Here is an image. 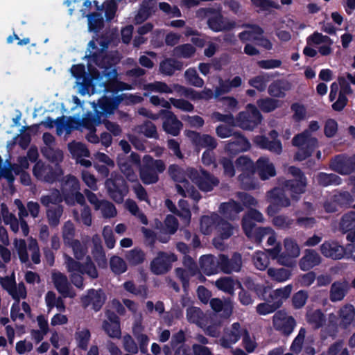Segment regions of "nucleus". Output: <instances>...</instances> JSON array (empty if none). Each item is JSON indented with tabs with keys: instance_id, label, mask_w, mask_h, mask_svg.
<instances>
[{
	"instance_id": "f257e3e1",
	"label": "nucleus",
	"mask_w": 355,
	"mask_h": 355,
	"mask_svg": "<svg viewBox=\"0 0 355 355\" xmlns=\"http://www.w3.org/2000/svg\"><path fill=\"white\" fill-rule=\"evenodd\" d=\"M288 172L295 177V180L285 181L282 188H275L268 193L271 205L268 207V215L275 214L279 207H288L291 205L287 196L289 194L293 199L298 200V196L305 191L306 179L300 170L294 166H290Z\"/></svg>"
},
{
	"instance_id": "f03ea898",
	"label": "nucleus",
	"mask_w": 355,
	"mask_h": 355,
	"mask_svg": "<svg viewBox=\"0 0 355 355\" xmlns=\"http://www.w3.org/2000/svg\"><path fill=\"white\" fill-rule=\"evenodd\" d=\"M200 18H207L208 27L214 32L229 31L236 27V22L225 17L220 10L214 8H200L196 12Z\"/></svg>"
},
{
	"instance_id": "7ed1b4c3",
	"label": "nucleus",
	"mask_w": 355,
	"mask_h": 355,
	"mask_svg": "<svg viewBox=\"0 0 355 355\" xmlns=\"http://www.w3.org/2000/svg\"><path fill=\"white\" fill-rule=\"evenodd\" d=\"M284 250L282 252V246L277 244L275 248L268 250V252L272 259H276L282 266L293 267L295 266L293 259L300 254V248L295 240L286 238L284 240Z\"/></svg>"
},
{
	"instance_id": "20e7f679",
	"label": "nucleus",
	"mask_w": 355,
	"mask_h": 355,
	"mask_svg": "<svg viewBox=\"0 0 355 355\" xmlns=\"http://www.w3.org/2000/svg\"><path fill=\"white\" fill-rule=\"evenodd\" d=\"M57 157H45L44 160H39L33 168L35 176L40 180L53 182L62 174L58 164Z\"/></svg>"
},
{
	"instance_id": "39448f33",
	"label": "nucleus",
	"mask_w": 355,
	"mask_h": 355,
	"mask_svg": "<svg viewBox=\"0 0 355 355\" xmlns=\"http://www.w3.org/2000/svg\"><path fill=\"white\" fill-rule=\"evenodd\" d=\"M238 165L243 170H250L252 172L257 173L262 180H268L270 178L276 175V170L274 164L266 157H260L254 165L249 157H239Z\"/></svg>"
},
{
	"instance_id": "423d86ee",
	"label": "nucleus",
	"mask_w": 355,
	"mask_h": 355,
	"mask_svg": "<svg viewBox=\"0 0 355 355\" xmlns=\"http://www.w3.org/2000/svg\"><path fill=\"white\" fill-rule=\"evenodd\" d=\"M189 169L185 173L179 166L171 165L169 167L168 172L171 177L177 182L176 189L179 194L184 197H191L195 200H198L200 198L199 193L192 186H190L186 178L187 177L189 178L188 175Z\"/></svg>"
},
{
	"instance_id": "0eeeda50",
	"label": "nucleus",
	"mask_w": 355,
	"mask_h": 355,
	"mask_svg": "<svg viewBox=\"0 0 355 355\" xmlns=\"http://www.w3.org/2000/svg\"><path fill=\"white\" fill-rule=\"evenodd\" d=\"M263 116L254 104H248L245 110L236 116V126L244 130L252 131L261 123Z\"/></svg>"
},
{
	"instance_id": "6e6552de",
	"label": "nucleus",
	"mask_w": 355,
	"mask_h": 355,
	"mask_svg": "<svg viewBox=\"0 0 355 355\" xmlns=\"http://www.w3.org/2000/svg\"><path fill=\"white\" fill-rule=\"evenodd\" d=\"M102 48L98 49L95 41L91 40L88 43L89 54L85 58L88 59V69H91L90 63H94L97 67L104 69L105 71L110 69L112 65L110 58L106 54L105 49L107 48V43L102 42L101 44Z\"/></svg>"
},
{
	"instance_id": "1a4fd4ad",
	"label": "nucleus",
	"mask_w": 355,
	"mask_h": 355,
	"mask_svg": "<svg viewBox=\"0 0 355 355\" xmlns=\"http://www.w3.org/2000/svg\"><path fill=\"white\" fill-rule=\"evenodd\" d=\"M165 170V164L162 160L154 159L152 157H144L140 168V176L145 184L155 183L158 180V173Z\"/></svg>"
},
{
	"instance_id": "9d476101",
	"label": "nucleus",
	"mask_w": 355,
	"mask_h": 355,
	"mask_svg": "<svg viewBox=\"0 0 355 355\" xmlns=\"http://www.w3.org/2000/svg\"><path fill=\"white\" fill-rule=\"evenodd\" d=\"M184 135L191 141L198 154L202 148H205L202 155H209V153L216 148L218 146L216 139L207 134L186 130Z\"/></svg>"
},
{
	"instance_id": "9b49d317",
	"label": "nucleus",
	"mask_w": 355,
	"mask_h": 355,
	"mask_svg": "<svg viewBox=\"0 0 355 355\" xmlns=\"http://www.w3.org/2000/svg\"><path fill=\"white\" fill-rule=\"evenodd\" d=\"M125 95H117L115 96H102L96 103L93 101L92 105L96 106L100 115L103 119H108L118 110L119 105L123 102Z\"/></svg>"
},
{
	"instance_id": "f8f14e48",
	"label": "nucleus",
	"mask_w": 355,
	"mask_h": 355,
	"mask_svg": "<svg viewBox=\"0 0 355 355\" xmlns=\"http://www.w3.org/2000/svg\"><path fill=\"white\" fill-rule=\"evenodd\" d=\"M292 144L297 147L303 152V155H312L318 146V140L316 137L309 134L307 130H304L293 137Z\"/></svg>"
},
{
	"instance_id": "ddd939ff",
	"label": "nucleus",
	"mask_w": 355,
	"mask_h": 355,
	"mask_svg": "<svg viewBox=\"0 0 355 355\" xmlns=\"http://www.w3.org/2000/svg\"><path fill=\"white\" fill-rule=\"evenodd\" d=\"M274 329L281 334L288 336L293 331L295 326V320L283 311H277L272 317Z\"/></svg>"
},
{
	"instance_id": "4468645a",
	"label": "nucleus",
	"mask_w": 355,
	"mask_h": 355,
	"mask_svg": "<svg viewBox=\"0 0 355 355\" xmlns=\"http://www.w3.org/2000/svg\"><path fill=\"white\" fill-rule=\"evenodd\" d=\"M188 175L200 190L209 191L218 184V180L204 171L190 168Z\"/></svg>"
},
{
	"instance_id": "2eb2a0df",
	"label": "nucleus",
	"mask_w": 355,
	"mask_h": 355,
	"mask_svg": "<svg viewBox=\"0 0 355 355\" xmlns=\"http://www.w3.org/2000/svg\"><path fill=\"white\" fill-rule=\"evenodd\" d=\"M177 260L173 253L160 252L150 263L151 271L155 275H162L167 272L172 266V263Z\"/></svg>"
},
{
	"instance_id": "dca6fc26",
	"label": "nucleus",
	"mask_w": 355,
	"mask_h": 355,
	"mask_svg": "<svg viewBox=\"0 0 355 355\" xmlns=\"http://www.w3.org/2000/svg\"><path fill=\"white\" fill-rule=\"evenodd\" d=\"M269 135L272 140L264 135H258L254 137V142L261 149L279 155L282 150V145L281 141L277 139L278 132L275 130H272L270 132Z\"/></svg>"
},
{
	"instance_id": "f3484780",
	"label": "nucleus",
	"mask_w": 355,
	"mask_h": 355,
	"mask_svg": "<svg viewBox=\"0 0 355 355\" xmlns=\"http://www.w3.org/2000/svg\"><path fill=\"white\" fill-rule=\"evenodd\" d=\"M246 328L239 322L233 323L224 331L223 336L220 339V345L225 348H230L236 343L245 332Z\"/></svg>"
},
{
	"instance_id": "a211bd4d",
	"label": "nucleus",
	"mask_w": 355,
	"mask_h": 355,
	"mask_svg": "<svg viewBox=\"0 0 355 355\" xmlns=\"http://www.w3.org/2000/svg\"><path fill=\"white\" fill-rule=\"evenodd\" d=\"M161 114H162V128L164 131L168 135L174 137L178 136L183 127V123L172 111L161 110Z\"/></svg>"
},
{
	"instance_id": "6ab92c4d",
	"label": "nucleus",
	"mask_w": 355,
	"mask_h": 355,
	"mask_svg": "<svg viewBox=\"0 0 355 355\" xmlns=\"http://www.w3.org/2000/svg\"><path fill=\"white\" fill-rule=\"evenodd\" d=\"M251 144L249 140L240 132H236L231 139L226 141L225 150L232 155H236L250 150Z\"/></svg>"
},
{
	"instance_id": "aec40b11",
	"label": "nucleus",
	"mask_w": 355,
	"mask_h": 355,
	"mask_svg": "<svg viewBox=\"0 0 355 355\" xmlns=\"http://www.w3.org/2000/svg\"><path fill=\"white\" fill-rule=\"evenodd\" d=\"M64 263L67 268L68 272L70 273V278L71 282L79 288H83L84 285L83 283V275L84 272L82 269V266L76 261L71 257L64 254Z\"/></svg>"
},
{
	"instance_id": "412c9836",
	"label": "nucleus",
	"mask_w": 355,
	"mask_h": 355,
	"mask_svg": "<svg viewBox=\"0 0 355 355\" xmlns=\"http://www.w3.org/2000/svg\"><path fill=\"white\" fill-rule=\"evenodd\" d=\"M51 279L55 288L63 296V297L73 298L76 293L70 286L67 277L59 271L53 270L51 273Z\"/></svg>"
},
{
	"instance_id": "4be33fe9",
	"label": "nucleus",
	"mask_w": 355,
	"mask_h": 355,
	"mask_svg": "<svg viewBox=\"0 0 355 355\" xmlns=\"http://www.w3.org/2000/svg\"><path fill=\"white\" fill-rule=\"evenodd\" d=\"M106 295L101 289H90L87 294L82 296L81 302L85 307L92 306L95 311H99L104 304Z\"/></svg>"
},
{
	"instance_id": "5701e85b",
	"label": "nucleus",
	"mask_w": 355,
	"mask_h": 355,
	"mask_svg": "<svg viewBox=\"0 0 355 355\" xmlns=\"http://www.w3.org/2000/svg\"><path fill=\"white\" fill-rule=\"evenodd\" d=\"M216 231L217 236L214 239L213 243L216 248L223 250L224 246L222 241L229 239L233 234L234 227L220 216V220L217 221Z\"/></svg>"
},
{
	"instance_id": "b1692460",
	"label": "nucleus",
	"mask_w": 355,
	"mask_h": 355,
	"mask_svg": "<svg viewBox=\"0 0 355 355\" xmlns=\"http://www.w3.org/2000/svg\"><path fill=\"white\" fill-rule=\"evenodd\" d=\"M216 262L221 270L227 274L239 272L242 266L241 255L238 253H234L230 259L224 254H220Z\"/></svg>"
},
{
	"instance_id": "393cba45",
	"label": "nucleus",
	"mask_w": 355,
	"mask_h": 355,
	"mask_svg": "<svg viewBox=\"0 0 355 355\" xmlns=\"http://www.w3.org/2000/svg\"><path fill=\"white\" fill-rule=\"evenodd\" d=\"M292 89V84L285 78L273 80L268 87V94L275 98H284Z\"/></svg>"
},
{
	"instance_id": "a878e982",
	"label": "nucleus",
	"mask_w": 355,
	"mask_h": 355,
	"mask_svg": "<svg viewBox=\"0 0 355 355\" xmlns=\"http://www.w3.org/2000/svg\"><path fill=\"white\" fill-rule=\"evenodd\" d=\"M94 112L88 111L83 116L82 119L74 120L76 125H81L87 130H95L96 127L102 124L103 121V117L100 115L96 106H92Z\"/></svg>"
},
{
	"instance_id": "bb28decb",
	"label": "nucleus",
	"mask_w": 355,
	"mask_h": 355,
	"mask_svg": "<svg viewBox=\"0 0 355 355\" xmlns=\"http://www.w3.org/2000/svg\"><path fill=\"white\" fill-rule=\"evenodd\" d=\"M242 211V206L234 200L221 203L218 209L223 216L232 220L236 219L238 214Z\"/></svg>"
},
{
	"instance_id": "cd10ccee",
	"label": "nucleus",
	"mask_w": 355,
	"mask_h": 355,
	"mask_svg": "<svg viewBox=\"0 0 355 355\" xmlns=\"http://www.w3.org/2000/svg\"><path fill=\"white\" fill-rule=\"evenodd\" d=\"M165 205L171 212L175 213L181 217L187 225L189 223L191 219V212L189 209L188 203L186 200H179L178 205L179 207L180 208V210L178 209L173 202L168 199L165 201Z\"/></svg>"
},
{
	"instance_id": "c85d7f7f",
	"label": "nucleus",
	"mask_w": 355,
	"mask_h": 355,
	"mask_svg": "<svg viewBox=\"0 0 355 355\" xmlns=\"http://www.w3.org/2000/svg\"><path fill=\"white\" fill-rule=\"evenodd\" d=\"M216 286L220 291L233 295L236 288H241V283L231 277H224L215 282Z\"/></svg>"
},
{
	"instance_id": "c756f323",
	"label": "nucleus",
	"mask_w": 355,
	"mask_h": 355,
	"mask_svg": "<svg viewBox=\"0 0 355 355\" xmlns=\"http://www.w3.org/2000/svg\"><path fill=\"white\" fill-rule=\"evenodd\" d=\"M183 69V62L175 58H166L159 64V71L166 76H172L175 71Z\"/></svg>"
},
{
	"instance_id": "7c9ffc66",
	"label": "nucleus",
	"mask_w": 355,
	"mask_h": 355,
	"mask_svg": "<svg viewBox=\"0 0 355 355\" xmlns=\"http://www.w3.org/2000/svg\"><path fill=\"white\" fill-rule=\"evenodd\" d=\"M320 262V257L318 254L313 250H306L304 255L300 261L301 270L306 271L318 265Z\"/></svg>"
},
{
	"instance_id": "2f4dec72",
	"label": "nucleus",
	"mask_w": 355,
	"mask_h": 355,
	"mask_svg": "<svg viewBox=\"0 0 355 355\" xmlns=\"http://www.w3.org/2000/svg\"><path fill=\"white\" fill-rule=\"evenodd\" d=\"M267 275L272 281L283 283L291 279L292 271L285 268L270 267L267 270Z\"/></svg>"
},
{
	"instance_id": "473e14b6",
	"label": "nucleus",
	"mask_w": 355,
	"mask_h": 355,
	"mask_svg": "<svg viewBox=\"0 0 355 355\" xmlns=\"http://www.w3.org/2000/svg\"><path fill=\"white\" fill-rule=\"evenodd\" d=\"M210 305L213 310L216 312L223 311L225 317H229L233 310V302L230 298H226L223 301L218 298H214L210 301Z\"/></svg>"
},
{
	"instance_id": "72a5a7b5",
	"label": "nucleus",
	"mask_w": 355,
	"mask_h": 355,
	"mask_svg": "<svg viewBox=\"0 0 355 355\" xmlns=\"http://www.w3.org/2000/svg\"><path fill=\"white\" fill-rule=\"evenodd\" d=\"M220 220V216L213 213L210 216H204L200 219V231L203 234H210L214 230H216L217 221Z\"/></svg>"
},
{
	"instance_id": "f704fd0d",
	"label": "nucleus",
	"mask_w": 355,
	"mask_h": 355,
	"mask_svg": "<svg viewBox=\"0 0 355 355\" xmlns=\"http://www.w3.org/2000/svg\"><path fill=\"white\" fill-rule=\"evenodd\" d=\"M281 101L273 97H265L257 101V107L263 113H270L281 107Z\"/></svg>"
},
{
	"instance_id": "c9c22d12",
	"label": "nucleus",
	"mask_w": 355,
	"mask_h": 355,
	"mask_svg": "<svg viewBox=\"0 0 355 355\" xmlns=\"http://www.w3.org/2000/svg\"><path fill=\"white\" fill-rule=\"evenodd\" d=\"M338 81L341 87V90L337 101L334 103V110L340 111L347 105V98L346 97V94L351 93L352 90L350 86L346 83L343 78H340Z\"/></svg>"
},
{
	"instance_id": "e433bc0d",
	"label": "nucleus",
	"mask_w": 355,
	"mask_h": 355,
	"mask_svg": "<svg viewBox=\"0 0 355 355\" xmlns=\"http://www.w3.org/2000/svg\"><path fill=\"white\" fill-rule=\"evenodd\" d=\"M89 32L98 33L104 26V19L101 12H93L86 15Z\"/></svg>"
},
{
	"instance_id": "4c0bfd02",
	"label": "nucleus",
	"mask_w": 355,
	"mask_h": 355,
	"mask_svg": "<svg viewBox=\"0 0 355 355\" xmlns=\"http://www.w3.org/2000/svg\"><path fill=\"white\" fill-rule=\"evenodd\" d=\"M292 290V285L288 284L280 288L272 291L270 293L269 297L275 304H279L280 307L284 300H286L290 296Z\"/></svg>"
},
{
	"instance_id": "58836bf2",
	"label": "nucleus",
	"mask_w": 355,
	"mask_h": 355,
	"mask_svg": "<svg viewBox=\"0 0 355 355\" xmlns=\"http://www.w3.org/2000/svg\"><path fill=\"white\" fill-rule=\"evenodd\" d=\"M187 319L191 323H194L202 327L205 325V315L198 307L191 306L187 309Z\"/></svg>"
},
{
	"instance_id": "ea45409f",
	"label": "nucleus",
	"mask_w": 355,
	"mask_h": 355,
	"mask_svg": "<svg viewBox=\"0 0 355 355\" xmlns=\"http://www.w3.org/2000/svg\"><path fill=\"white\" fill-rule=\"evenodd\" d=\"M24 313L30 314L31 308L29 305L24 302L21 304L19 300H17L12 306L11 308V318L13 320H22L24 317Z\"/></svg>"
},
{
	"instance_id": "a19ab883",
	"label": "nucleus",
	"mask_w": 355,
	"mask_h": 355,
	"mask_svg": "<svg viewBox=\"0 0 355 355\" xmlns=\"http://www.w3.org/2000/svg\"><path fill=\"white\" fill-rule=\"evenodd\" d=\"M273 77L272 74L265 73L256 76L248 80V84L257 89L259 92H263L266 89L267 83Z\"/></svg>"
},
{
	"instance_id": "79ce46f5",
	"label": "nucleus",
	"mask_w": 355,
	"mask_h": 355,
	"mask_svg": "<svg viewBox=\"0 0 355 355\" xmlns=\"http://www.w3.org/2000/svg\"><path fill=\"white\" fill-rule=\"evenodd\" d=\"M106 186L108 188L110 197L118 203H121L123 200V198L126 193L125 187L118 188L116 183L111 180L106 182Z\"/></svg>"
},
{
	"instance_id": "37998d69",
	"label": "nucleus",
	"mask_w": 355,
	"mask_h": 355,
	"mask_svg": "<svg viewBox=\"0 0 355 355\" xmlns=\"http://www.w3.org/2000/svg\"><path fill=\"white\" fill-rule=\"evenodd\" d=\"M1 215L4 223L10 225V230L13 232H18L20 220L19 221L14 214L10 213L4 205L1 206Z\"/></svg>"
},
{
	"instance_id": "c03bdc74",
	"label": "nucleus",
	"mask_w": 355,
	"mask_h": 355,
	"mask_svg": "<svg viewBox=\"0 0 355 355\" xmlns=\"http://www.w3.org/2000/svg\"><path fill=\"white\" fill-rule=\"evenodd\" d=\"M80 187L78 180L72 175L66 176L62 182V190L64 196L71 194L72 192L79 191Z\"/></svg>"
},
{
	"instance_id": "a18cd8bd",
	"label": "nucleus",
	"mask_w": 355,
	"mask_h": 355,
	"mask_svg": "<svg viewBox=\"0 0 355 355\" xmlns=\"http://www.w3.org/2000/svg\"><path fill=\"white\" fill-rule=\"evenodd\" d=\"M13 245L21 262L27 263L29 260V256L27 251V243L25 240L15 239Z\"/></svg>"
},
{
	"instance_id": "49530a36",
	"label": "nucleus",
	"mask_w": 355,
	"mask_h": 355,
	"mask_svg": "<svg viewBox=\"0 0 355 355\" xmlns=\"http://www.w3.org/2000/svg\"><path fill=\"white\" fill-rule=\"evenodd\" d=\"M200 263L202 270L207 275H212L216 271V261L214 256L211 254L204 255L201 257Z\"/></svg>"
},
{
	"instance_id": "de8ad7c7",
	"label": "nucleus",
	"mask_w": 355,
	"mask_h": 355,
	"mask_svg": "<svg viewBox=\"0 0 355 355\" xmlns=\"http://www.w3.org/2000/svg\"><path fill=\"white\" fill-rule=\"evenodd\" d=\"M184 77L188 83L196 87H202L205 82L197 73L195 68H189L184 72Z\"/></svg>"
},
{
	"instance_id": "09e8293b",
	"label": "nucleus",
	"mask_w": 355,
	"mask_h": 355,
	"mask_svg": "<svg viewBox=\"0 0 355 355\" xmlns=\"http://www.w3.org/2000/svg\"><path fill=\"white\" fill-rule=\"evenodd\" d=\"M132 331L134 336L139 343L140 351L142 353H146L147 352L149 338L146 334L141 333L142 331L141 325L138 324H135L133 327Z\"/></svg>"
},
{
	"instance_id": "8fccbe9b",
	"label": "nucleus",
	"mask_w": 355,
	"mask_h": 355,
	"mask_svg": "<svg viewBox=\"0 0 355 355\" xmlns=\"http://www.w3.org/2000/svg\"><path fill=\"white\" fill-rule=\"evenodd\" d=\"M196 53V48L191 44H184L175 46L173 49V53L176 57L190 58Z\"/></svg>"
},
{
	"instance_id": "3c124183",
	"label": "nucleus",
	"mask_w": 355,
	"mask_h": 355,
	"mask_svg": "<svg viewBox=\"0 0 355 355\" xmlns=\"http://www.w3.org/2000/svg\"><path fill=\"white\" fill-rule=\"evenodd\" d=\"M340 227L345 232L355 231V211H350L345 214L342 217Z\"/></svg>"
},
{
	"instance_id": "603ef678",
	"label": "nucleus",
	"mask_w": 355,
	"mask_h": 355,
	"mask_svg": "<svg viewBox=\"0 0 355 355\" xmlns=\"http://www.w3.org/2000/svg\"><path fill=\"white\" fill-rule=\"evenodd\" d=\"M279 308V304L275 303L270 297L266 302L259 304L257 307V312L259 315H267L275 311Z\"/></svg>"
},
{
	"instance_id": "864d4df0",
	"label": "nucleus",
	"mask_w": 355,
	"mask_h": 355,
	"mask_svg": "<svg viewBox=\"0 0 355 355\" xmlns=\"http://www.w3.org/2000/svg\"><path fill=\"white\" fill-rule=\"evenodd\" d=\"M196 270L197 267L195 264H191L189 269L177 268L175 270L176 276L181 280L184 288L189 283L190 276L193 275Z\"/></svg>"
},
{
	"instance_id": "5fc2aeb1",
	"label": "nucleus",
	"mask_w": 355,
	"mask_h": 355,
	"mask_svg": "<svg viewBox=\"0 0 355 355\" xmlns=\"http://www.w3.org/2000/svg\"><path fill=\"white\" fill-rule=\"evenodd\" d=\"M306 336V329L304 328H300L297 336L293 340L290 349L291 351L295 354H298L302 349L303 343Z\"/></svg>"
},
{
	"instance_id": "6e6d98bb",
	"label": "nucleus",
	"mask_w": 355,
	"mask_h": 355,
	"mask_svg": "<svg viewBox=\"0 0 355 355\" xmlns=\"http://www.w3.org/2000/svg\"><path fill=\"white\" fill-rule=\"evenodd\" d=\"M75 234V227L71 221H67L62 227V239L65 245L72 243Z\"/></svg>"
},
{
	"instance_id": "4d7b16f0",
	"label": "nucleus",
	"mask_w": 355,
	"mask_h": 355,
	"mask_svg": "<svg viewBox=\"0 0 355 355\" xmlns=\"http://www.w3.org/2000/svg\"><path fill=\"white\" fill-rule=\"evenodd\" d=\"M125 257L130 264L135 266L144 261L145 254L141 250L135 248L128 251Z\"/></svg>"
},
{
	"instance_id": "13d9d810",
	"label": "nucleus",
	"mask_w": 355,
	"mask_h": 355,
	"mask_svg": "<svg viewBox=\"0 0 355 355\" xmlns=\"http://www.w3.org/2000/svg\"><path fill=\"white\" fill-rule=\"evenodd\" d=\"M103 329L111 338H119L121 337V333L119 322L113 323L109 322L107 320H104L103 322Z\"/></svg>"
},
{
	"instance_id": "bf43d9fd",
	"label": "nucleus",
	"mask_w": 355,
	"mask_h": 355,
	"mask_svg": "<svg viewBox=\"0 0 355 355\" xmlns=\"http://www.w3.org/2000/svg\"><path fill=\"white\" fill-rule=\"evenodd\" d=\"M242 338V343L245 349L248 353L253 352L257 347V343L256 342L255 337L253 335H251L246 329L245 332H244Z\"/></svg>"
},
{
	"instance_id": "052dcab7",
	"label": "nucleus",
	"mask_w": 355,
	"mask_h": 355,
	"mask_svg": "<svg viewBox=\"0 0 355 355\" xmlns=\"http://www.w3.org/2000/svg\"><path fill=\"white\" fill-rule=\"evenodd\" d=\"M110 264L112 271L115 274L123 273L127 270V265L125 261L117 256L111 258Z\"/></svg>"
},
{
	"instance_id": "680f3d73",
	"label": "nucleus",
	"mask_w": 355,
	"mask_h": 355,
	"mask_svg": "<svg viewBox=\"0 0 355 355\" xmlns=\"http://www.w3.org/2000/svg\"><path fill=\"white\" fill-rule=\"evenodd\" d=\"M96 210H100L104 218H113L117 214L114 205L107 200H101V204Z\"/></svg>"
},
{
	"instance_id": "e2e57ef3",
	"label": "nucleus",
	"mask_w": 355,
	"mask_h": 355,
	"mask_svg": "<svg viewBox=\"0 0 355 355\" xmlns=\"http://www.w3.org/2000/svg\"><path fill=\"white\" fill-rule=\"evenodd\" d=\"M254 265L259 270H263L269 264L267 254L263 252H257L252 258Z\"/></svg>"
},
{
	"instance_id": "0e129e2a",
	"label": "nucleus",
	"mask_w": 355,
	"mask_h": 355,
	"mask_svg": "<svg viewBox=\"0 0 355 355\" xmlns=\"http://www.w3.org/2000/svg\"><path fill=\"white\" fill-rule=\"evenodd\" d=\"M354 308L352 305L345 306L340 311V317L343 325L349 324L354 318Z\"/></svg>"
},
{
	"instance_id": "69168bd1",
	"label": "nucleus",
	"mask_w": 355,
	"mask_h": 355,
	"mask_svg": "<svg viewBox=\"0 0 355 355\" xmlns=\"http://www.w3.org/2000/svg\"><path fill=\"white\" fill-rule=\"evenodd\" d=\"M90 338V332L87 329H78L76 333V340L79 347L86 349Z\"/></svg>"
},
{
	"instance_id": "338daca9",
	"label": "nucleus",
	"mask_w": 355,
	"mask_h": 355,
	"mask_svg": "<svg viewBox=\"0 0 355 355\" xmlns=\"http://www.w3.org/2000/svg\"><path fill=\"white\" fill-rule=\"evenodd\" d=\"M67 245L72 248L73 254L77 259H82L87 252L86 245L78 240H75Z\"/></svg>"
},
{
	"instance_id": "774afa93",
	"label": "nucleus",
	"mask_w": 355,
	"mask_h": 355,
	"mask_svg": "<svg viewBox=\"0 0 355 355\" xmlns=\"http://www.w3.org/2000/svg\"><path fill=\"white\" fill-rule=\"evenodd\" d=\"M62 207L58 206L53 209H49L47 211V217L51 225L56 226L60 222V218L62 214Z\"/></svg>"
}]
</instances>
